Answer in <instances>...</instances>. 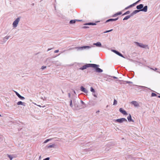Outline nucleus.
<instances>
[{
    "instance_id": "8",
    "label": "nucleus",
    "mask_w": 160,
    "mask_h": 160,
    "mask_svg": "<svg viewBox=\"0 0 160 160\" xmlns=\"http://www.w3.org/2000/svg\"><path fill=\"white\" fill-rule=\"evenodd\" d=\"M112 52H114L115 53H116L117 55H119V56H120L124 58L123 55L121 53L119 52H118L116 50H113V49L112 50Z\"/></svg>"
},
{
    "instance_id": "46",
    "label": "nucleus",
    "mask_w": 160,
    "mask_h": 160,
    "mask_svg": "<svg viewBox=\"0 0 160 160\" xmlns=\"http://www.w3.org/2000/svg\"><path fill=\"white\" fill-rule=\"evenodd\" d=\"M51 49V48H48V51H49Z\"/></svg>"
},
{
    "instance_id": "32",
    "label": "nucleus",
    "mask_w": 160,
    "mask_h": 160,
    "mask_svg": "<svg viewBox=\"0 0 160 160\" xmlns=\"http://www.w3.org/2000/svg\"><path fill=\"white\" fill-rule=\"evenodd\" d=\"M147 8H148L147 6H144V8L143 9H141V10H147Z\"/></svg>"
},
{
    "instance_id": "1",
    "label": "nucleus",
    "mask_w": 160,
    "mask_h": 160,
    "mask_svg": "<svg viewBox=\"0 0 160 160\" xmlns=\"http://www.w3.org/2000/svg\"><path fill=\"white\" fill-rule=\"evenodd\" d=\"M70 106L74 110H79L84 108L83 106L80 105L78 101L75 99L70 100Z\"/></svg>"
},
{
    "instance_id": "31",
    "label": "nucleus",
    "mask_w": 160,
    "mask_h": 160,
    "mask_svg": "<svg viewBox=\"0 0 160 160\" xmlns=\"http://www.w3.org/2000/svg\"><path fill=\"white\" fill-rule=\"evenodd\" d=\"M117 102L116 100L115 99L114 100V102L113 105H116L117 104Z\"/></svg>"
},
{
    "instance_id": "20",
    "label": "nucleus",
    "mask_w": 160,
    "mask_h": 160,
    "mask_svg": "<svg viewBox=\"0 0 160 160\" xmlns=\"http://www.w3.org/2000/svg\"><path fill=\"white\" fill-rule=\"evenodd\" d=\"M91 47L89 46H84L80 47H79V49H84L88 48L89 49L91 48Z\"/></svg>"
},
{
    "instance_id": "7",
    "label": "nucleus",
    "mask_w": 160,
    "mask_h": 160,
    "mask_svg": "<svg viewBox=\"0 0 160 160\" xmlns=\"http://www.w3.org/2000/svg\"><path fill=\"white\" fill-rule=\"evenodd\" d=\"M116 121L120 123H121L124 121L127 122V120L125 118H122L120 119H116Z\"/></svg>"
},
{
    "instance_id": "9",
    "label": "nucleus",
    "mask_w": 160,
    "mask_h": 160,
    "mask_svg": "<svg viewBox=\"0 0 160 160\" xmlns=\"http://www.w3.org/2000/svg\"><path fill=\"white\" fill-rule=\"evenodd\" d=\"M119 111L122 113V114L124 115H127L128 114L127 112L124 110H123L122 108H120L119 109Z\"/></svg>"
},
{
    "instance_id": "36",
    "label": "nucleus",
    "mask_w": 160,
    "mask_h": 160,
    "mask_svg": "<svg viewBox=\"0 0 160 160\" xmlns=\"http://www.w3.org/2000/svg\"><path fill=\"white\" fill-rule=\"evenodd\" d=\"M125 82H126L127 83H132V82L131 81H125Z\"/></svg>"
},
{
    "instance_id": "55",
    "label": "nucleus",
    "mask_w": 160,
    "mask_h": 160,
    "mask_svg": "<svg viewBox=\"0 0 160 160\" xmlns=\"http://www.w3.org/2000/svg\"><path fill=\"white\" fill-rule=\"evenodd\" d=\"M0 116H1V114H0Z\"/></svg>"
},
{
    "instance_id": "13",
    "label": "nucleus",
    "mask_w": 160,
    "mask_h": 160,
    "mask_svg": "<svg viewBox=\"0 0 160 160\" xmlns=\"http://www.w3.org/2000/svg\"><path fill=\"white\" fill-rule=\"evenodd\" d=\"M131 103L135 107L139 106V104L136 101H132Z\"/></svg>"
},
{
    "instance_id": "44",
    "label": "nucleus",
    "mask_w": 160,
    "mask_h": 160,
    "mask_svg": "<svg viewBox=\"0 0 160 160\" xmlns=\"http://www.w3.org/2000/svg\"><path fill=\"white\" fill-rule=\"evenodd\" d=\"M100 112L99 111V110H98V111H97L96 112V113H98Z\"/></svg>"
},
{
    "instance_id": "2",
    "label": "nucleus",
    "mask_w": 160,
    "mask_h": 160,
    "mask_svg": "<svg viewBox=\"0 0 160 160\" xmlns=\"http://www.w3.org/2000/svg\"><path fill=\"white\" fill-rule=\"evenodd\" d=\"M99 66L95 64H92V68H93L95 70V71L97 72L100 73L103 72L102 69L98 68Z\"/></svg>"
},
{
    "instance_id": "40",
    "label": "nucleus",
    "mask_w": 160,
    "mask_h": 160,
    "mask_svg": "<svg viewBox=\"0 0 160 160\" xmlns=\"http://www.w3.org/2000/svg\"><path fill=\"white\" fill-rule=\"evenodd\" d=\"M81 101V103L82 104H85V103H84V102H83L81 100V101Z\"/></svg>"
},
{
    "instance_id": "45",
    "label": "nucleus",
    "mask_w": 160,
    "mask_h": 160,
    "mask_svg": "<svg viewBox=\"0 0 160 160\" xmlns=\"http://www.w3.org/2000/svg\"><path fill=\"white\" fill-rule=\"evenodd\" d=\"M58 15V16L59 17H61V16H62V15H61V14H60V15Z\"/></svg>"
},
{
    "instance_id": "52",
    "label": "nucleus",
    "mask_w": 160,
    "mask_h": 160,
    "mask_svg": "<svg viewBox=\"0 0 160 160\" xmlns=\"http://www.w3.org/2000/svg\"><path fill=\"white\" fill-rule=\"evenodd\" d=\"M62 93H64V92H63V91L62 90Z\"/></svg>"
},
{
    "instance_id": "11",
    "label": "nucleus",
    "mask_w": 160,
    "mask_h": 160,
    "mask_svg": "<svg viewBox=\"0 0 160 160\" xmlns=\"http://www.w3.org/2000/svg\"><path fill=\"white\" fill-rule=\"evenodd\" d=\"M80 90L82 92L87 93L88 92V91L83 86H81L80 87Z\"/></svg>"
},
{
    "instance_id": "15",
    "label": "nucleus",
    "mask_w": 160,
    "mask_h": 160,
    "mask_svg": "<svg viewBox=\"0 0 160 160\" xmlns=\"http://www.w3.org/2000/svg\"><path fill=\"white\" fill-rule=\"evenodd\" d=\"M93 45H96L97 47H102V44L100 42H97L96 43H93Z\"/></svg>"
},
{
    "instance_id": "53",
    "label": "nucleus",
    "mask_w": 160,
    "mask_h": 160,
    "mask_svg": "<svg viewBox=\"0 0 160 160\" xmlns=\"http://www.w3.org/2000/svg\"><path fill=\"white\" fill-rule=\"evenodd\" d=\"M141 87L142 88H145V87L144 86H141Z\"/></svg>"
},
{
    "instance_id": "24",
    "label": "nucleus",
    "mask_w": 160,
    "mask_h": 160,
    "mask_svg": "<svg viewBox=\"0 0 160 160\" xmlns=\"http://www.w3.org/2000/svg\"><path fill=\"white\" fill-rule=\"evenodd\" d=\"M55 146V144H52L51 145L47 146V147L48 148H54Z\"/></svg>"
},
{
    "instance_id": "12",
    "label": "nucleus",
    "mask_w": 160,
    "mask_h": 160,
    "mask_svg": "<svg viewBox=\"0 0 160 160\" xmlns=\"http://www.w3.org/2000/svg\"><path fill=\"white\" fill-rule=\"evenodd\" d=\"M16 95L21 100H23L25 99L24 97L21 96L19 93L17 92H15Z\"/></svg>"
},
{
    "instance_id": "49",
    "label": "nucleus",
    "mask_w": 160,
    "mask_h": 160,
    "mask_svg": "<svg viewBox=\"0 0 160 160\" xmlns=\"http://www.w3.org/2000/svg\"><path fill=\"white\" fill-rule=\"evenodd\" d=\"M157 72L160 73V72H159L158 71H157Z\"/></svg>"
},
{
    "instance_id": "34",
    "label": "nucleus",
    "mask_w": 160,
    "mask_h": 160,
    "mask_svg": "<svg viewBox=\"0 0 160 160\" xmlns=\"http://www.w3.org/2000/svg\"><path fill=\"white\" fill-rule=\"evenodd\" d=\"M46 66H42V67L41 69L42 70H43L46 68Z\"/></svg>"
},
{
    "instance_id": "39",
    "label": "nucleus",
    "mask_w": 160,
    "mask_h": 160,
    "mask_svg": "<svg viewBox=\"0 0 160 160\" xmlns=\"http://www.w3.org/2000/svg\"><path fill=\"white\" fill-rule=\"evenodd\" d=\"M89 27H87V26H84V27H82V28H88Z\"/></svg>"
},
{
    "instance_id": "22",
    "label": "nucleus",
    "mask_w": 160,
    "mask_h": 160,
    "mask_svg": "<svg viewBox=\"0 0 160 160\" xmlns=\"http://www.w3.org/2000/svg\"><path fill=\"white\" fill-rule=\"evenodd\" d=\"M143 7V5L142 4H140L139 5L137 6V8L138 9H141Z\"/></svg>"
},
{
    "instance_id": "41",
    "label": "nucleus",
    "mask_w": 160,
    "mask_h": 160,
    "mask_svg": "<svg viewBox=\"0 0 160 160\" xmlns=\"http://www.w3.org/2000/svg\"><path fill=\"white\" fill-rule=\"evenodd\" d=\"M112 77L113 78H114V79H117V78H118L117 77H115V76H112Z\"/></svg>"
},
{
    "instance_id": "33",
    "label": "nucleus",
    "mask_w": 160,
    "mask_h": 160,
    "mask_svg": "<svg viewBox=\"0 0 160 160\" xmlns=\"http://www.w3.org/2000/svg\"><path fill=\"white\" fill-rule=\"evenodd\" d=\"M10 37V36H6L4 38V39H8Z\"/></svg>"
},
{
    "instance_id": "35",
    "label": "nucleus",
    "mask_w": 160,
    "mask_h": 160,
    "mask_svg": "<svg viewBox=\"0 0 160 160\" xmlns=\"http://www.w3.org/2000/svg\"><path fill=\"white\" fill-rule=\"evenodd\" d=\"M148 68H149L151 69H152V70H154V71H156V70H157L158 69V68H155V69H154L151 68H150L149 67H148Z\"/></svg>"
},
{
    "instance_id": "10",
    "label": "nucleus",
    "mask_w": 160,
    "mask_h": 160,
    "mask_svg": "<svg viewBox=\"0 0 160 160\" xmlns=\"http://www.w3.org/2000/svg\"><path fill=\"white\" fill-rule=\"evenodd\" d=\"M118 17L116 18H115V19H113V18H110V19H108V20H107L105 22V23H107V22H112V21H116L117 20H118Z\"/></svg>"
},
{
    "instance_id": "29",
    "label": "nucleus",
    "mask_w": 160,
    "mask_h": 160,
    "mask_svg": "<svg viewBox=\"0 0 160 160\" xmlns=\"http://www.w3.org/2000/svg\"><path fill=\"white\" fill-rule=\"evenodd\" d=\"M113 30V29H111L110 30H107V31H106L105 32H104V33H108V32H110L112 31Z\"/></svg>"
},
{
    "instance_id": "38",
    "label": "nucleus",
    "mask_w": 160,
    "mask_h": 160,
    "mask_svg": "<svg viewBox=\"0 0 160 160\" xmlns=\"http://www.w3.org/2000/svg\"><path fill=\"white\" fill-rule=\"evenodd\" d=\"M59 52V50H55L54 51V52L55 53H57V52Z\"/></svg>"
},
{
    "instance_id": "27",
    "label": "nucleus",
    "mask_w": 160,
    "mask_h": 160,
    "mask_svg": "<svg viewBox=\"0 0 160 160\" xmlns=\"http://www.w3.org/2000/svg\"><path fill=\"white\" fill-rule=\"evenodd\" d=\"M130 13L129 11H128L127 12L124 13L122 15H124L126 14H129Z\"/></svg>"
},
{
    "instance_id": "47",
    "label": "nucleus",
    "mask_w": 160,
    "mask_h": 160,
    "mask_svg": "<svg viewBox=\"0 0 160 160\" xmlns=\"http://www.w3.org/2000/svg\"><path fill=\"white\" fill-rule=\"evenodd\" d=\"M73 92L74 93V94H76V92H75V91L74 90H73Z\"/></svg>"
},
{
    "instance_id": "43",
    "label": "nucleus",
    "mask_w": 160,
    "mask_h": 160,
    "mask_svg": "<svg viewBox=\"0 0 160 160\" xmlns=\"http://www.w3.org/2000/svg\"><path fill=\"white\" fill-rule=\"evenodd\" d=\"M68 96L69 98H70V97H71V94L70 93H68Z\"/></svg>"
},
{
    "instance_id": "16",
    "label": "nucleus",
    "mask_w": 160,
    "mask_h": 160,
    "mask_svg": "<svg viewBox=\"0 0 160 160\" xmlns=\"http://www.w3.org/2000/svg\"><path fill=\"white\" fill-rule=\"evenodd\" d=\"M127 119H128V121L129 122H134L133 120L132 119L131 116L130 114H129V116L128 117Z\"/></svg>"
},
{
    "instance_id": "5",
    "label": "nucleus",
    "mask_w": 160,
    "mask_h": 160,
    "mask_svg": "<svg viewBox=\"0 0 160 160\" xmlns=\"http://www.w3.org/2000/svg\"><path fill=\"white\" fill-rule=\"evenodd\" d=\"M92 64H86L83 65L82 67L80 68V69L81 70H83L86 69L88 68L91 67L92 68Z\"/></svg>"
},
{
    "instance_id": "48",
    "label": "nucleus",
    "mask_w": 160,
    "mask_h": 160,
    "mask_svg": "<svg viewBox=\"0 0 160 160\" xmlns=\"http://www.w3.org/2000/svg\"><path fill=\"white\" fill-rule=\"evenodd\" d=\"M158 98H160V95H159V96H158Z\"/></svg>"
},
{
    "instance_id": "30",
    "label": "nucleus",
    "mask_w": 160,
    "mask_h": 160,
    "mask_svg": "<svg viewBox=\"0 0 160 160\" xmlns=\"http://www.w3.org/2000/svg\"><path fill=\"white\" fill-rule=\"evenodd\" d=\"M157 96V94L154 93H152V94H151V96L152 97H155V96Z\"/></svg>"
},
{
    "instance_id": "19",
    "label": "nucleus",
    "mask_w": 160,
    "mask_h": 160,
    "mask_svg": "<svg viewBox=\"0 0 160 160\" xmlns=\"http://www.w3.org/2000/svg\"><path fill=\"white\" fill-rule=\"evenodd\" d=\"M76 21H81L82 20H71L69 22V23L71 24H74L76 22Z\"/></svg>"
},
{
    "instance_id": "14",
    "label": "nucleus",
    "mask_w": 160,
    "mask_h": 160,
    "mask_svg": "<svg viewBox=\"0 0 160 160\" xmlns=\"http://www.w3.org/2000/svg\"><path fill=\"white\" fill-rule=\"evenodd\" d=\"M17 104L18 105H21L24 106H25L26 105V103L24 102H22V101H19L17 102Z\"/></svg>"
},
{
    "instance_id": "42",
    "label": "nucleus",
    "mask_w": 160,
    "mask_h": 160,
    "mask_svg": "<svg viewBox=\"0 0 160 160\" xmlns=\"http://www.w3.org/2000/svg\"><path fill=\"white\" fill-rule=\"evenodd\" d=\"M92 95H93V96L95 97H97V95L96 94H94V93H93L92 94Z\"/></svg>"
},
{
    "instance_id": "54",
    "label": "nucleus",
    "mask_w": 160,
    "mask_h": 160,
    "mask_svg": "<svg viewBox=\"0 0 160 160\" xmlns=\"http://www.w3.org/2000/svg\"><path fill=\"white\" fill-rule=\"evenodd\" d=\"M45 107V106H43L42 107Z\"/></svg>"
},
{
    "instance_id": "26",
    "label": "nucleus",
    "mask_w": 160,
    "mask_h": 160,
    "mask_svg": "<svg viewBox=\"0 0 160 160\" xmlns=\"http://www.w3.org/2000/svg\"><path fill=\"white\" fill-rule=\"evenodd\" d=\"M52 138H50V139H47V140H46L44 142V143H47L48 142V141H51V140H52Z\"/></svg>"
},
{
    "instance_id": "25",
    "label": "nucleus",
    "mask_w": 160,
    "mask_h": 160,
    "mask_svg": "<svg viewBox=\"0 0 160 160\" xmlns=\"http://www.w3.org/2000/svg\"><path fill=\"white\" fill-rule=\"evenodd\" d=\"M8 157L10 158V160H12V158H13V157L12 156V155H9L8 154H7Z\"/></svg>"
},
{
    "instance_id": "28",
    "label": "nucleus",
    "mask_w": 160,
    "mask_h": 160,
    "mask_svg": "<svg viewBox=\"0 0 160 160\" xmlns=\"http://www.w3.org/2000/svg\"><path fill=\"white\" fill-rule=\"evenodd\" d=\"M90 91L92 92H95V90L92 87H91L90 88Z\"/></svg>"
},
{
    "instance_id": "18",
    "label": "nucleus",
    "mask_w": 160,
    "mask_h": 160,
    "mask_svg": "<svg viewBox=\"0 0 160 160\" xmlns=\"http://www.w3.org/2000/svg\"><path fill=\"white\" fill-rule=\"evenodd\" d=\"M122 14V12H119L114 14L113 15H112V17H115L117 16L118 15H121Z\"/></svg>"
},
{
    "instance_id": "50",
    "label": "nucleus",
    "mask_w": 160,
    "mask_h": 160,
    "mask_svg": "<svg viewBox=\"0 0 160 160\" xmlns=\"http://www.w3.org/2000/svg\"><path fill=\"white\" fill-rule=\"evenodd\" d=\"M108 107V105H107V106H106V108H107Z\"/></svg>"
},
{
    "instance_id": "17",
    "label": "nucleus",
    "mask_w": 160,
    "mask_h": 160,
    "mask_svg": "<svg viewBox=\"0 0 160 160\" xmlns=\"http://www.w3.org/2000/svg\"><path fill=\"white\" fill-rule=\"evenodd\" d=\"M140 0H139L138 1H137L135 3H133V4L130 5L128 7H127V8H125V9H128V8H130V7H132L133 6H134L135 4L137 3Z\"/></svg>"
},
{
    "instance_id": "3",
    "label": "nucleus",
    "mask_w": 160,
    "mask_h": 160,
    "mask_svg": "<svg viewBox=\"0 0 160 160\" xmlns=\"http://www.w3.org/2000/svg\"><path fill=\"white\" fill-rule=\"evenodd\" d=\"M141 11H134L132 13H131L130 15H128L126 16L123 19V20H127L130 18V17L133 16L135 14L137 13L138 12ZM144 11L145 12H146L147 11Z\"/></svg>"
},
{
    "instance_id": "6",
    "label": "nucleus",
    "mask_w": 160,
    "mask_h": 160,
    "mask_svg": "<svg viewBox=\"0 0 160 160\" xmlns=\"http://www.w3.org/2000/svg\"><path fill=\"white\" fill-rule=\"evenodd\" d=\"M135 43L137 46H138L142 48H145L148 46L147 45H144L142 43H140L138 42H135Z\"/></svg>"
},
{
    "instance_id": "37",
    "label": "nucleus",
    "mask_w": 160,
    "mask_h": 160,
    "mask_svg": "<svg viewBox=\"0 0 160 160\" xmlns=\"http://www.w3.org/2000/svg\"><path fill=\"white\" fill-rule=\"evenodd\" d=\"M50 159V158L49 157L45 159H44L43 160H49Z\"/></svg>"
},
{
    "instance_id": "51",
    "label": "nucleus",
    "mask_w": 160,
    "mask_h": 160,
    "mask_svg": "<svg viewBox=\"0 0 160 160\" xmlns=\"http://www.w3.org/2000/svg\"><path fill=\"white\" fill-rule=\"evenodd\" d=\"M39 107H41V106L39 105H38Z\"/></svg>"
},
{
    "instance_id": "23",
    "label": "nucleus",
    "mask_w": 160,
    "mask_h": 160,
    "mask_svg": "<svg viewBox=\"0 0 160 160\" xmlns=\"http://www.w3.org/2000/svg\"><path fill=\"white\" fill-rule=\"evenodd\" d=\"M84 25H96V24L95 23L93 22H89L88 23H85Z\"/></svg>"
},
{
    "instance_id": "4",
    "label": "nucleus",
    "mask_w": 160,
    "mask_h": 160,
    "mask_svg": "<svg viewBox=\"0 0 160 160\" xmlns=\"http://www.w3.org/2000/svg\"><path fill=\"white\" fill-rule=\"evenodd\" d=\"M20 17H18L12 23L13 27L16 28L17 26L18 23L20 20Z\"/></svg>"
},
{
    "instance_id": "21",
    "label": "nucleus",
    "mask_w": 160,
    "mask_h": 160,
    "mask_svg": "<svg viewBox=\"0 0 160 160\" xmlns=\"http://www.w3.org/2000/svg\"><path fill=\"white\" fill-rule=\"evenodd\" d=\"M96 103V102L93 101H90L89 102V104L92 106H94Z\"/></svg>"
}]
</instances>
